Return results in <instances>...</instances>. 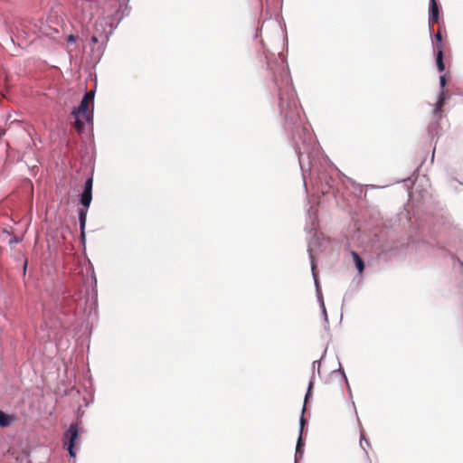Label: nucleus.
Listing matches in <instances>:
<instances>
[{
    "label": "nucleus",
    "mask_w": 463,
    "mask_h": 463,
    "mask_svg": "<svg viewBox=\"0 0 463 463\" xmlns=\"http://www.w3.org/2000/svg\"><path fill=\"white\" fill-rule=\"evenodd\" d=\"M440 10V6L436 0H430L428 10L429 25L433 24V22L439 19Z\"/></svg>",
    "instance_id": "4468645a"
},
{
    "label": "nucleus",
    "mask_w": 463,
    "mask_h": 463,
    "mask_svg": "<svg viewBox=\"0 0 463 463\" xmlns=\"http://www.w3.org/2000/svg\"><path fill=\"white\" fill-rule=\"evenodd\" d=\"M443 27V24L439 25V31L437 33H434V26L433 24H430L429 26V33L431 41V47L433 51V54L435 57V65L437 68V71L439 72H444L446 70L445 65V52H444V43H443V37L441 34V29Z\"/></svg>",
    "instance_id": "7ed1b4c3"
},
{
    "label": "nucleus",
    "mask_w": 463,
    "mask_h": 463,
    "mask_svg": "<svg viewBox=\"0 0 463 463\" xmlns=\"http://www.w3.org/2000/svg\"><path fill=\"white\" fill-rule=\"evenodd\" d=\"M130 0H119V7L116 13L111 16L110 27L111 31L115 30L121 20L129 15L130 6L128 5Z\"/></svg>",
    "instance_id": "6e6552de"
},
{
    "label": "nucleus",
    "mask_w": 463,
    "mask_h": 463,
    "mask_svg": "<svg viewBox=\"0 0 463 463\" xmlns=\"http://www.w3.org/2000/svg\"><path fill=\"white\" fill-rule=\"evenodd\" d=\"M111 33L112 31L109 34H106L105 39L97 47H91L90 57L91 61H93L95 64L99 62L101 60L107 46V43L109 42V34H111Z\"/></svg>",
    "instance_id": "f8f14e48"
},
{
    "label": "nucleus",
    "mask_w": 463,
    "mask_h": 463,
    "mask_svg": "<svg viewBox=\"0 0 463 463\" xmlns=\"http://www.w3.org/2000/svg\"><path fill=\"white\" fill-rule=\"evenodd\" d=\"M70 463H76V462H75V459H72V462H71V461H70Z\"/></svg>",
    "instance_id": "49530a36"
},
{
    "label": "nucleus",
    "mask_w": 463,
    "mask_h": 463,
    "mask_svg": "<svg viewBox=\"0 0 463 463\" xmlns=\"http://www.w3.org/2000/svg\"><path fill=\"white\" fill-rule=\"evenodd\" d=\"M306 424H307V420H305L303 413H302L301 416L299 417V426L305 427Z\"/></svg>",
    "instance_id": "c9c22d12"
},
{
    "label": "nucleus",
    "mask_w": 463,
    "mask_h": 463,
    "mask_svg": "<svg viewBox=\"0 0 463 463\" xmlns=\"http://www.w3.org/2000/svg\"><path fill=\"white\" fill-rule=\"evenodd\" d=\"M363 444H366L367 446L370 445L369 441L365 439V437L361 434V438H360V446L362 447V449H364V451L365 452V454L368 456V452L366 451V449L364 448V445Z\"/></svg>",
    "instance_id": "2f4dec72"
},
{
    "label": "nucleus",
    "mask_w": 463,
    "mask_h": 463,
    "mask_svg": "<svg viewBox=\"0 0 463 463\" xmlns=\"http://www.w3.org/2000/svg\"><path fill=\"white\" fill-rule=\"evenodd\" d=\"M318 225V215L317 212L315 209L314 206H310L307 211V223L305 226V231L307 234H309L311 237L308 239V245H307V253L308 258L310 261L311 266V272L312 277L314 279L315 287H316V293L317 301L319 303V307L325 306L319 280H318V275L316 269V263H315V258L312 253V248L313 247H318L321 246V238L322 234L319 233L317 230Z\"/></svg>",
    "instance_id": "f03ea898"
},
{
    "label": "nucleus",
    "mask_w": 463,
    "mask_h": 463,
    "mask_svg": "<svg viewBox=\"0 0 463 463\" xmlns=\"http://www.w3.org/2000/svg\"><path fill=\"white\" fill-rule=\"evenodd\" d=\"M80 203V207L78 208L77 213H78L80 231H82V230H86L87 215H88V211H89L90 204H88L85 203Z\"/></svg>",
    "instance_id": "2eb2a0df"
},
{
    "label": "nucleus",
    "mask_w": 463,
    "mask_h": 463,
    "mask_svg": "<svg viewBox=\"0 0 463 463\" xmlns=\"http://www.w3.org/2000/svg\"><path fill=\"white\" fill-rule=\"evenodd\" d=\"M455 184H458V185L463 186V183L460 182L458 178L454 177L451 178L449 182V186L455 192V193H460L461 190L458 188V186Z\"/></svg>",
    "instance_id": "5701e85b"
},
{
    "label": "nucleus",
    "mask_w": 463,
    "mask_h": 463,
    "mask_svg": "<svg viewBox=\"0 0 463 463\" xmlns=\"http://www.w3.org/2000/svg\"><path fill=\"white\" fill-rule=\"evenodd\" d=\"M20 255L23 258L22 276L24 278L27 274V269H28V259L24 254H20Z\"/></svg>",
    "instance_id": "bb28decb"
},
{
    "label": "nucleus",
    "mask_w": 463,
    "mask_h": 463,
    "mask_svg": "<svg viewBox=\"0 0 463 463\" xmlns=\"http://www.w3.org/2000/svg\"><path fill=\"white\" fill-rule=\"evenodd\" d=\"M326 354V348L324 350L320 360H316L312 363V375L311 376L315 377L316 373L318 376H320V374H321V372H320L321 360H323L325 358Z\"/></svg>",
    "instance_id": "412c9836"
},
{
    "label": "nucleus",
    "mask_w": 463,
    "mask_h": 463,
    "mask_svg": "<svg viewBox=\"0 0 463 463\" xmlns=\"http://www.w3.org/2000/svg\"><path fill=\"white\" fill-rule=\"evenodd\" d=\"M408 181H411V178H408V179H403L402 182L406 183Z\"/></svg>",
    "instance_id": "c03bdc74"
},
{
    "label": "nucleus",
    "mask_w": 463,
    "mask_h": 463,
    "mask_svg": "<svg viewBox=\"0 0 463 463\" xmlns=\"http://www.w3.org/2000/svg\"><path fill=\"white\" fill-rule=\"evenodd\" d=\"M71 116L74 118L75 125L79 132H82L85 130L86 124L90 127V129L89 131V137L90 139H93L94 108L88 109L71 110Z\"/></svg>",
    "instance_id": "39448f33"
},
{
    "label": "nucleus",
    "mask_w": 463,
    "mask_h": 463,
    "mask_svg": "<svg viewBox=\"0 0 463 463\" xmlns=\"http://www.w3.org/2000/svg\"><path fill=\"white\" fill-rule=\"evenodd\" d=\"M81 2H82V4H81L82 9L88 8V9L91 10L94 6H96V2L91 1V0H81Z\"/></svg>",
    "instance_id": "cd10ccee"
},
{
    "label": "nucleus",
    "mask_w": 463,
    "mask_h": 463,
    "mask_svg": "<svg viewBox=\"0 0 463 463\" xmlns=\"http://www.w3.org/2000/svg\"><path fill=\"white\" fill-rule=\"evenodd\" d=\"M79 39V36L77 35H74V34H69L67 37H66V42L70 44H72V43H75L77 42V40Z\"/></svg>",
    "instance_id": "473e14b6"
},
{
    "label": "nucleus",
    "mask_w": 463,
    "mask_h": 463,
    "mask_svg": "<svg viewBox=\"0 0 463 463\" xmlns=\"http://www.w3.org/2000/svg\"><path fill=\"white\" fill-rule=\"evenodd\" d=\"M90 267L88 269V271L90 272V278H91V296H89V293H87V299L86 304L88 305V307L86 308L88 317H91L92 315L97 316L98 314V283H97V278L94 270V267L92 263L89 260Z\"/></svg>",
    "instance_id": "423d86ee"
},
{
    "label": "nucleus",
    "mask_w": 463,
    "mask_h": 463,
    "mask_svg": "<svg viewBox=\"0 0 463 463\" xmlns=\"http://www.w3.org/2000/svg\"><path fill=\"white\" fill-rule=\"evenodd\" d=\"M260 7H262V0H259Z\"/></svg>",
    "instance_id": "a18cd8bd"
},
{
    "label": "nucleus",
    "mask_w": 463,
    "mask_h": 463,
    "mask_svg": "<svg viewBox=\"0 0 463 463\" xmlns=\"http://www.w3.org/2000/svg\"><path fill=\"white\" fill-rule=\"evenodd\" d=\"M261 29H262V25L256 29V33H255V34L253 36L254 40L258 39L259 37H260V35H261Z\"/></svg>",
    "instance_id": "72a5a7b5"
},
{
    "label": "nucleus",
    "mask_w": 463,
    "mask_h": 463,
    "mask_svg": "<svg viewBox=\"0 0 463 463\" xmlns=\"http://www.w3.org/2000/svg\"><path fill=\"white\" fill-rule=\"evenodd\" d=\"M450 99V95L448 90H440L438 94L437 102L439 105L445 106Z\"/></svg>",
    "instance_id": "aec40b11"
},
{
    "label": "nucleus",
    "mask_w": 463,
    "mask_h": 463,
    "mask_svg": "<svg viewBox=\"0 0 463 463\" xmlns=\"http://www.w3.org/2000/svg\"><path fill=\"white\" fill-rule=\"evenodd\" d=\"M5 135V130L4 128H0V138Z\"/></svg>",
    "instance_id": "79ce46f5"
},
{
    "label": "nucleus",
    "mask_w": 463,
    "mask_h": 463,
    "mask_svg": "<svg viewBox=\"0 0 463 463\" xmlns=\"http://www.w3.org/2000/svg\"><path fill=\"white\" fill-rule=\"evenodd\" d=\"M439 83L440 90H446V87L449 83V78L447 77L446 74H442L439 76Z\"/></svg>",
    "instance_id": "a878e982"
},
{
    "label": "nucleus",
    "mask_w": 463,
    "mask_h": 463,
    "mask_svg": "<svg viewBox=\"0 0 463 463\" xmlns=\"http://www.w3.org/2000/svg\"><path fill=\"white\" fill-rule=\"evenodd\" d=\"M320 308H321V311H322V315L324 317V321L326 323L325 329L327 330L329 328V326H328V317H327V312H326V306H323Z\"/></svg>",
    "instance_id": "7c9ffc66"
},
{
    "label": "nucleus",
    "mask_w": 463,
    "mask_h": 463,
    "mask_svg": "<svg viewBox=\"0 0 463 463\" xmlns=\"http://www.w3.org/2000/svg\"><path fill=\"white\" fill-rule=\"evenodd\" d=\"M333 373H340V376L342 377V380L345 382V385H348V379H347V376L345 374V370L343 369L341 364L339 363V367L336 369V370H334L332 372Z\"/></svg>",
    "instance_id": "393cba45"
},
{
    "label": "nucleus",
    "mask_w": 463,
    "mask_h": 463,
    "mask_svg": "<svg viewBox=\"0 0 463 463\" xmlns=\"http://www.w3.org/2000/svg\"><path fill=\"white\" fill-rule=\"evenodd\" d=\"M95 94H96V85L94 86V88L92 90L86 91L84 93L79 105L76 107H73L71 110L88 109L94 108Z\"/></svg>",
    "instance_id": "9b49d317"
},
{
    "label": "nucleus",
    "mask_w": 463,
    "mask_h": 463,
    "mask_svg": "<svg viewBox=\"0 0 463 463\" xmlns=\"http://www.w3.org/2000/svg\"><path fill=\"white\" fill-rule=\"evenodd\" d=\"M346 388H347L349 398L352 399L353 398V393H352V390H351V387H350L349 383H348V385H346Z\"/></svg>",
    "instance_id": "ea45409f"
},
{
    "label": "nucleus",
    "mask_w": 463,
    "mask_h": 463,
    "mask_svg": "<svg viewBox=\"0 0 463 463\" xmlns=\"http://www.w3.org/2000/svg\"><path fill=\"white\" fill-rule=\"evenodd\" d=\"M18 417L15 413L7 412L2 409H0V428L7 429L11 427L15 421H17Z\"/></svg>",
    "instance_id": "ddd939ff"
},
{
    "label": "nucleus",
    "mask_w": 463,
    "mask_h": 463,
    "mask_svg": "<svg viewBox=\"0 0 463 463\" xmlns=\"http://www.w3.org/2000/svg\"><path fill=\"white\" fill-rule=\"evenodd\" d=\"M314 386H315V379H314V376H311L309 381H308L307 388V391H306V393H305L302 412H305V411L307 410V403L309 402V401L313 397Z\"/></svg>",
    "instance_id": "6ab92c4d"
},
{
    "label": "nucleus",
    "mask_w": 463,
    "mask_h": 463,
    "mask_svg": "<svg viewBox=\"0 0 463 463\" xmlns=\"http://www.w3.org/2000/svg\"><path fill=\"white\" fill-rule=\"evenodd\" d=\"M93 174L92 170H90V175L85 179L82 192L80 194V203H85L88 204H91L92 202V188H93Z\"/></svg>",
    "instance_id": "1a4fd4ad"
},
{
    "label": "nucleus",
    "mask_w": 463,
    "mask_h": 463,
    "mask_svg": "<svg viewBox=\"0 0 463 463\" xmlns=\"http://www.w3.org/2000/svg\"><path fill=\"white\" fill-rule=\"evenodd\" d=\"M304 427L299 426L298 437H303Z\"/></svg>",
    "instance_id": "a19ab883"
},
{
    "label": "nucleus",
    "mask_w": 463,
    "mask_h": 463,
    "mask_svg": "<svg viewBox=\"0 0 463 463\" xmlns=\"http://www.w3.org/2000/svg\"><path fill=\"white\" fill-rule=\"evenodd\" d=\"M20 254H23V253L19 251V252H17V253L14 255V260H15V261H21V260L23 261V258H22V256H21Z\"/></svg>",
    "instance_id": "4c0bfd02"
},
{
    "label": "nucleus",
    "mask_w": 463,
    "mask_h": 463,
    "mask_svg": "<svg viewBox=\"0 0 463 463\" xmlns=\"http://www.w3.org/2000/svg\"><path fill=\"white\" fill-rule=\"evenodd\" d=\"M80 156L82 164L90 165V170L94 172L96 161V146L93 139H91L90 145H88L86 142L81 144Z\"/></svg>",
    "instance_id": "0eeeda50"
},
{
    "label": "nucleus",
    "mask_w": 463,
    "mask_h": 463,
    "mask_svg": "<svg viewBox=\"0 0 463 463\" xmlns=\"http://www.w3.org/2000/svg\"><path fill=\"white\" fill-rule=\"evenodd\" d=\"M81 428L77 422H72L64 431L62 438L63 448L67 450L71 459H75L80 447Z\"/></svg>",
    "instance_id": "20e7f679"
},
{
    "label": "nucleus",
    "mask_w": 463,
    "mask_h": 463,
    "mask_svg": "<svg viewBox=\"0 0 463 463\" xmlns=\"http://www.w3.org/2000/svg\"><path fill=\"white\" fill-rule=\"evenodd\" d=\"M22 455L28 459L27 463H31V461L29 459L30 458V452L28 450H24Z\"/></svg>",
    "instance_id": "e433bc0d"
},
{
    "label": "nucleus",
    "mask_w": 463,
    "mask_h": 463,
    "mask_svg": "<svg viewBox=\"0 0 463 463\" xmlns=\"http://www.w3.org/2000/svg\"><path fill=\"white\" fill-rule=\"evenodd\" d=\"M442 105H439L438 103H435L432 114H433V119H437L439 121L442 114Z\"/></svg>",
    "instance_id": "b1692460"
},
{
    "label": "nucleus",
    "mask_w": 463,
    "mask_h": 463,
    "mask_svg": "<svg viewBox=\"0 0 463 463\" xmlns=\"http://www.w3.org/2000/svg\"><path fill=\"white\" fill-rule=\"evenodd\" d=\"M99 38H98V36H97V35H92V36L90 37V43H91L92 44H94V45H95V44H98V43H99Z\"/></svg>",
    "instance_id": "f704fd0d"
},
{
    "label": "nucleus",
    "mask_w": 463,
    "mask_h": 463,
    "mask_svg": "<svg viewBox=\"0 0 463 463\" xmlns=\"http://www.w3.org/2000/svg\"><path fill=\"white\" fill-rule=\"evenodd\" d=\"M350 255L352 256L354 267L357 270V275L363 276L365 269V262L361 256L354 250H350Z\"/></svg>",
    "instance_id": "dca6fc26"
},
{
    "label": "nucleus",
    "mask_w": 463,
    "mask_h": 463,
    "mask_svg": "<svg viewBox=\"0 0 463 463\" xmlns=\"http://www.w3.org/2000/svg\"><path fill=\"white\" fill-rule=\"evenodd\" d=\"M263 47L267 69V92L270 106L277 109L281 119L285 135L298 156L305 192L307 193V177H315L317 189L323 194L332 193L335 196L340 191V183H350L363 192V186L345 175L324 155L319 143L315 139L307 122L300 115L302 107L298 101L289 72L287 55L282 52L276 55Z\"/></svg>",
    "instance_id": "f257e3e1"
},
{
    "label": "nucleus",
    "mask_w": 463,
    "mask_h": 463,
    "mask_svg": "<svg viewBox=\"0 0 463 463\" xmlns=\"http://www.w3.org/2000/svg\"><path fill=\"white\" fill-rule=\"evenodd\" d=\"M80 242L83 249H86L87 238L86 230L80 231Z\"/></svg>",
    "instance_id": "c85d7f7f"
},
{
    "label": "nucleus",
    "mask_w": 463,
    "mask_h": 463,
    "mask_svg": "<svg viewBox=\"0 0 463 463\" xmlns=\"http://www.w3.org/2000/svg\"><path fill=\"white\" fill-rule=\"evenodd\" d=\"M306 441L304 437H298L297 443H296V450H295V459L294 463H298L304 455V449H305Z\"/></svg>",
    "instance_id": "a211bd4d"
},
{
    "label": "nucleus",
    "mask_w": 463,
    "mask_h": 463,
    "mask_svg": "<svg viewBox=\"0 0 463 463\" xmlns=\"http://www.w3.org/2000/svg\"><path fill=\"white\" fill-rule=\"evenodd\" d=\"M352 406H353L354 411V413H355V415H356V419H357L358 422L360 423V420H359V417H358V414H357V411H356L355 403H354V401H352Z\"/></svg>",
    "instance_id": "58836bf2"
},
{
    "label": "nucleus",
    "mask_w": 463,
    "mask_h": 463,
    "mask_svg": "<svg viewBox=\"0 0 463 463\" xmlns=\"http://www.w3.org/2000/svg\"><path fill=\"white\" fill-rule=\"evenodd\" d=\"M73 297L71 295V292L66 290L63 294H62V297L61 298H59L58 301V305L60 306H63V305H67V306H70L71 305V301H72L73 299Z\"/></svg>",
    "instance_id": "4be33fe9"
},
{
    "label": "nucleus",
    "mask_w": 463,
    "mask_h": 463,
    "mask_svg": "<svg viewBox=\"0 0 463 463\" xmlns=\"http://www.w3.org/2000/svg\"><path fill=\"white\" fill-rule=\"evenodd\" d=\"M24 237L23 236H13L9 241H8V245L10 247H12L13 245L14 244H18L20 243L22 241H23Z\"/></svg>",
    "instance_id": "c756f323"
},
{
    "label": "nucleus",
    "mask_w": 463,
    "mask_h": 463,
    "mask_svg": "<svg viewBox=\"0 0 463 463\" xmlns=\"http://www.w3.org/2000/svg\"><path fill=\"white\" fill-rule=\"evenodd\" d=\"M439 130H440V125H439V120L433 119L431 122H430V124L427 128V132H428V136L430 137V142H433L435 138H436L435 143L437 142V139L439 137Z\"/></svg>",
    "instance_id": "f3484780"
},
{
    "label": "nucleus",
    "mask_w": 463,
    "mask_h": 463,
    "mask_svg": "<svg viewBox=\"0 0 463 463\" xmlns=\"http://www.w3.org/2000/svg\"><path fill=\"white\" fill-rule=\"evenodd\" d=\"M434 155H435V149L433 150V153H432V156H431V161H433V159H434Z\"/></svg>",
    "instance_id": "37998d69"
},
{
    "label": "nucleus",
    "mask_w": 463,
    "mask_h": 463,
    "mask_svg": "<svg viewBox=\"0 0 463 463\" xmlns=\"http://www.w3.org/2000/svg\"><path fill=\"white\" fill-rule=\"evenodd\" d=\"M385 232L382 231L379 233H374L371 238L372 246L379 250L382 253H386L392 250V246L384 241Z\"/></svg>",
    "instance_id": "9d476101"
}]
</instances>
